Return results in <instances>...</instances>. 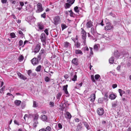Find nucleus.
Listing matches in <instances>:
<instances>
[{
	"label": "nucleus",
	"instance_id": "f257e3e1",
	"mask_svg": "<svg viewBox=\"0 0 131 131\" xmlns=\"http://www.w3.org/2000/svg\"><path fill=\"white\" fill-rule=\"evenodd\" d=\"M46 52L43 48L41 49L40 52L37 56V58L39 60L41 58H44L46 56Z\"/></svg>",
	"mask_w": 131,
	"mask_h": 131
},
{
	"label": "nucleus",
	"instance_id": "f03ea898",
	"mask_svg": "<svg viewBox=\"0 0 131 131\" xmlns=\"http://www.w3.org/2000/svg\"><path fill=\"white\" fill-rule=\"evenodd\" d=\"M75 0H67V3H66L64 5V6L66 9L69 8L71 5L74 3Z\"/></svg>",
	"mask_w": 131,
	"mask_h": 131
},
{
	"label": "nucleus",
	"instance_id": "7ed1b4c3",
	"mask_svg": "<svg viewBox=\"0 0 131 131\" xmlns=\"http://www.w3.org/2000/svg\"><path fill=\"white\" fill-rule=\"evenodd\" d=\"M61 22L60 18L59 16H57L53 18V23L56 25L59 24Z\"/></svg>",
	"mask_w": 131,
	"mask_h": 131
},
{
	"label": "nucleus",
	"instance_id": "20e7f679",
	"mask_svg": "<svg viewBox=\"0 0 131 131\" xmlns=\"http://www.w3.org/2000/svg\"><path fill=\"white\" fill-rule=\"evenodd\" d=\"M26 20L30 24H31L35 22L36 21V19L34 16H31L28 17L26 19Z\"/></svg>",
	"mask_w": 131,
	"mask_h": 131
},
{
	"label": "nucleus",
	"instance_id": "39448f33",
	"mask_svg": "<svg viewBox=\"0 0 131 131\" xmlns=\"http://www.w3.org/2000/svg\"><path fill=\"white\" fill-rule=\"evenodd\" d=\"M41 43H38L36 45L35 47L33 49L32 51L35 53L38 52L41 48Z\"/></svg>",
	"mask_w": 131,
	"mask_h": 131
},
{
	"label": "nucleus",
	"instance_id": "423d86ee",
	"mask_svg": "<svg viewBox=\"0 0 131 131\" xmlns=\"http://www.w3.org/2000/svg\"><path fill=\"white\" fill-rule=\"evenodd\" d=\"M37 9L36 11L37 13H39L42 12L43 10L42 5L41 3H38L37 5Z\"/></svg>",
	"mask_w": 131,
	"mask_h": 131
},
{
	"label": "nucleus",
	"instance_id": "0eeeda50",
	"mask_svg": "<svg viewBox=\"0 0 131 131\" xmlns=\"http://www.w3.org/2000/svg\"><path fill=\"white\" fill-rule=\"evenodd\" d=\"M81 29L82 30L81 34L82 35V38L84 40L83 42L85 44V39L86 37V33L85 31L82 28Z\"/></svg>",
	"mask_w": 131,
	"mask_h": 131
},
{
	"label": "nucleus",
	"instance_id": "6e6552de",
	"mask_svg": "<svg viewBox=\"0 0 131 131\" xmlns=\"http://www.w3.org/2000/svg\"><path fill=\"white\" fill-rule=\"evenodd\" d=\"M97 112L99 115H102L104 113V110L101 107L98 108L97 110Z\"/></svg>",
	"mask_w": 131,
	"mask_h": 131
},
{
	"label": "nucleus",
	"instance_id": "1a4fd4ad",
	"mask_svg": "<svg viewBox=\"0 0 131 131\" xmlns=\"http://www.w3.org/2000/svg\"><path fill=\"white\" fill-rule=\"evenodd\" d=\"M68 85H64L63 87V90L64 91L65 94L66 95L67 97H68L69 96V94L67 91Z\"/></svg>",
	"mask_w": 131,
	"mask_h": 131
},
{
	"label": "nucleus",
	"instance_id": "9d476101",
	"mask_svg": "<svg viewBox=\"0 0 131 131\" xmlns=\"http://www.w3.org/2000/svg\"><path fill=\"white\" fill-rule=\"evenodd\" d=\"M106 25L105 27V30H110L112 29L113 28V25L111 24H106Z\"/></svg>",
	"mask_w": 131,
	"mask_h": 131
},
{
	"label": "nucleus",
	"instance_id": "9b49d317",
	"mask_svg": "<svg viewBox=\"0 0 131 131\" xmlns=\"http://www.w3.org/2000/svg\"><path fill=\"white\" fill-rule=\"evenodd\" d=\"M39 60V59L38 60L37 58H34L31 60V61L32 64L34 65H35L38 64Z\"/></svg>",
	"mask_w": 131,
	"mask_h": 131
},
{
	"label": "nucleus",
	"instance_id": "f8f14e48",
	"mask_svg": "<svg viewBox=\"0 0 131 131\" xmlns=\"http://www.w3.org/2000/svg\"><path fill=\"white\" fill-rule=\"evenodd\" d=\"M40 39L41 41L44 43H45L46 42V36L44 33H42L40 36Z\"/></svg>",
	"mask_w": 131,
	"mask_h": 131
},
{
	"label": "nucleus",
	"instance_id": "ddd939ff",
	"mask_svg": "<svg viewBox=\"0 0 131 131\" xmlns=\"http://www.w3.org/2000/svg\"><path fill=\"white\" fill-rule=\"evenodd\" d=\"M91 32L94 36V37L95 38L97 34L95 29L93 27L91 28Z\"/></svg>",
	"mask_w": 131,
	"mask_h": 131
},
{
	"label": "nucleus",
	"instance_id": "4468645a",
	"mask_svg": "<svg viewBox=\"0 0 131 131\" xmlns=\"http://www.w3.org/2000/svg\"><path fill=\"white\" fill-rule=\"evenodd\" d=\"M75 54L79 56H82L83 54V53L82 51L79 49H75Z\"/></svg>",
	"mask_w": 131,
	"mask_h": 131
},
{
	"label": "nucleus",
	"instance_id": "2eb2a0df",
	"mask_svg": "<svg viewBox=\"0 0 131 131\" xmlns=\"http://www.w3.org/2000/svg\"><path fill=\"white\" fill-rule=\"evenodd\" d=\"M38 26L39 29L43 30L44 28V26L43 23L41 22L38 23L37 24Z\"/></svg>",
	"mask_w": 131,
	"mask_h": 131
},
{
	"label": "nucleus",
	"instance_id": "dca6fc26",
	"mask_svg": "<svg viewBox=\"0 0 131 131\" xmlns=\"http://www.w3.org/2000/svg\"><path fill=\"white\" fill-rule=\"evenodd\" d=\"M122 53H119L118 51H115L114 53V56L116 59L118 58L121 56L122 55Z\"/></svg>",
	"mask_w": 131,
	"mask_h": 131
},
{
	"label": "nucleus",
	"instance_id": "f3484780",
	"mask_svg": "<svg viewBox=\"0 0 131 131\" xmlns=\"http://www.w3.org/2000/svg\"><path fill=\"white\" fill-rule=\"evenodd\" d=\"M17 75L19 78L24 80H25L27 79V78L26 77L22 74L19 72L17 73Z\"/></svg>",
	"mask_w": 131,
	"mask_h": 131
},
{
	"label": "nucleus",
	"instance_id": "a211bd4d",
	"mask_svg": "<svg viewBox=\"0 0 131 131\" xmlns=\"http://www.w3.org/2000/svg\"><path fill=\"white\" fill-rule=\"evenodd\" d=\"M64 116L66 118L69 119H70L71 117L70 114L68 112H67L64 114Z\"/></svg>",
	"mask_w": 131,
	"mask_h": 131
},
{
	"label": "nucleus",
	"instance_id": "6ab92c4d",
	"mask_svg": "<svg viewBox=\"0 0 131 131\" xmlns=\"http://www.w3.org/2000/svg\"><path fill=\"white\" fill-rule=\"evenodd\" d=\"M117 96L116 94H110L109 98L111 100H113L115 99L116 97Z\"/></svg>",
	"mask_w": 131,
	"mask_h": 131
},
{
	"label": "nucleus",
	"instance_id": "aec40b11",
	"mask_svg": "<svg viewBox=\"0 0 131 131\" xmlns=\"http://www.w3.org/2000/svg\"><path fill=\"white\" fill-rule=\"evenodd\" d=\"M72 62L76 66H77L78 64V61L77 58H74L72 61Z\"/></svg>",
	"mask_w": 131,
	"mask_h": 131
},
{
	"label": "nucleus",
	"instance_id": "412c9836",
	"mask_svg": "<svg viewBox=\"0 0 131 131\" xmlns=\"http://www.w3.org/2000/svg\"><path fill=\"white\" fill-rule=\"evenodd\" d=\"M21 103V101L20 100H16L14 101L15 104L16 106H19Z\"/></svg>",
	"mask_w": 131,
	"mask_h": 131
},
{
	"label": "nucleus",
	"instance_id": "4be33fe9",
	"mask_svg": "<svg viewBox=\"0 0 131 131\" xmlns=\"http://www.w3.org/2000/svg\"><path fill=\"white\" fill-rule=\"evenodd\" d=\"M41 119L43 121L47 122L48 120V118L47 116L45 115H42Z\"/></svg>",
	"mask_w": 131,
	"mask_h": 131
},
{
	"label": "nucleus",
	"instance_id": "5701e85b",
	"mask_svg": "<svg viewBox=\"0 0 131 131\" xmlns=\"http://www.w3.org/2000/svg\"><path fill=\"white\" fill-rule=\"evenodd\" d=\"M19 4L20 7H17L16 9L18 10H20L22 8V7L24 6V3L23 2H19Z\"/></svg>",
	"mask_w": 131,
	"mask_h": 131
},
{
	"label": "nucleus",
	"instance_id": "b1692460",
	"mask_svg": "<svg viewBox=\"0 0 131 131\" xmlns=\"http://www.w3.org/2000/svg\"><path fill=\"white\" fill-rule=\"evenodd\" d=\"M57 127V129H61L62 128V124L60 123H58L56 125V127Z\"/></svg>",
	"mask_w": 131,
	"mask_h": 131
},
{
	"label": "nucleus",
	"instance_id": "393cba45",
	"mask_svg": "<svg viewBox=\"0 0 131 131\" xmlns=\"http://www.w3.org/2000/svg\"><path fill=\"white\" fill-rule=\"evenodd\" d=\"M92 25V23L91 21L88 22L86 24V26L88 28H91Z\"/></svg>",
	"mask_w": 131,
	"mask_h": 131
},
{
	"label": "nucleus",
	"instance_id": "a878e982",
	"mask_svg": "<svg viewBox=\"0 0 131 131\" xmlns=\"http://www.w3.org/2000/svg\"><path fill=\"white\" fill-rule=\"evenodd\" d=\"M100 46L99 44H97L95 45L94 46L93 49L94 51H97L99 49V47Z\"/></svg>",
	"mask_w": 131,
	"mask_h": 131
},
{
	"label": "nucleus",
	"instance_id": "bb28decb",
	"mask_svg": "<svg viewBox=\"0 0 131 131\" xmlns=\"http://www.w3.org/2000/svg\"><path fill=\"white\" fill-rule=\"evenodd\" d=\"M91 101L92 102H94L95 99V94H93L91 95Z\"/></svg>",
	"mask_w": 131,
	"mask_h": 131
},
{
	"label": "nucleus",
	"instance_id": "cd10ccee",
	"mask_svg": "<svg viewBox=\"0 0 131 131\" xmlns=\"http://www.w3.org/2000/svg\"><path fill=\"white\" fill-rule=\"evenodd\" d=\"M62 95V93L61 92H59L56 95V98L59 101L60 100Z\"/></svg>",
	"mask_w": 131,
	"mask_h": 131
},
{
	"label": "nucleus",
	"instance_id": "c85d7f7f",
	"mask_svg": "<svg viewBox=\"0 0 131 131\" xmlns=\"http://www.w3.org/2000/svg\"><path fill=\"white\" fill-rule=\"evenodd\" d=\"M118 91L120 94V95L121 96H122L123 94H125V92L121 89H119Z\"/></svg>",
	"mask_w": 131,
	"mask_h": 131
},
{
	"label": "nucleus",
	"instance_id": "c756f323",
	"mask_svg": "<svg viewBox=\"0 0 131 131\" xmlns=\"http://www.w3.org/2000/svg\"><path fill=\"white\" fill-rule=\"evenodd\" d=\"M112 108L113 109H115L116 108L117 106V104L116 103L114 102L112 104Z\"/></svg>",
	"mask_w": 131,
	"mask_h": 131
},
{
	"label": "nucleus",
	"instance_id": "7c9ffc66",
	"mask_svg": "<svg viewBox=\"0 0 131 131\" xmlns=\"http://www.w3.org/2000/svg\"><path fill=\"white\" fill-rule=\"evenodd\" d=\"M114 57L113 56L111 57L109 59V63L111 64H113L114 61Z\"/></svg>",
	"mask_w": 131,
	"mask_h": 131
},
{
	"label": "nucleus",
	"instance_id": "2f4dec72",
	"mask_svg": "<svg viewBox=\"0 0 131 131\" xmlns=\"http://www.w3.org/2000/svg\"><path fill=\"white\" fill-rule=\"evenodd\" d=\"M79 8L80 9V8H79L77 6L74 8V10L75 12L78 13L79 12Z\"/></svg>",
	"mask_w": 131,
	"mask_h": 131
},
{
	"label": "nucleus",
	"instance_id": "473e14b6",
	"mask_svg": "<svg viewBox=\"0 0 131 131\" xmlns=\"http://www.w3.org/2000/svg\"><path fill=\"white\" fill-rule=\"evenodd\" d=\"M107 94L108 92H105L104 96V99L107 101H108Z\"/></svg>",
	"mask_w": 131,
	"mask_h": 131
},
{
	"label": "nucleus",
	"instance_id": "72a5a7b5",
	"mask_svg": "<svg viewBox=\"0 0 131 131\" xmlns=\"http://www.w3.org/2000/svg\"><path fill=\"white\" fill-rule=\"evenodd\" d=\"M61 27L62 28V30H63L64 29H65L67 27L66 25L64 24H61Z\"/></svg>",
	"mask_w": 131,
	"mask_h": 131
},
{
	"label": "nucleus",
	"instance_id": "f704fd0d",
	"mask_svg": "<svg viewBox=\"0 0 131 131\" xmlns=\"http://www.w3.org/2000/svg\"><path fill=\"white\" fill-rule=\"evenodd\" d=\"M10 36L12 38H14L16 37L15 33L14 32L11 33L10 34Z\"/></svg>",
	"mask_w": 131,
	"mask_h": 131
},
{
	"label": "nucleus",
	"instance_id": "c9c22d12",
	"mask_svg": "<svg viewBox=\"0 0 131 131\" xmlns=\"http://www.w3.org/2000/svg\"><path fill=\"white\" fill-rule=\"evenodd\" d=\"M41 66L40 65H39L38 66L36 69V71L37 72H39L40 71Z\"/></svg>",
	"mask_w": 131,
	"mask_h": 131
},
{
	"label": "nucleus",
	"instance_id": "e433bc0d",
	"mask_svg": "<svg viewBox=\"0 0 131 131\" xmlns=\"http://www.w3.org/2000/svg\"><path fill=\"white\" fill-rule=\"evenodd\" d=\"M68 12L70 13V16L72 17H74V14L72 12V10H70Z\"/></svg>",
	"mask_w": 131,
	"mask_h": 131
},
{
	"label": "nucleus",
	"instance_id": "4c0bfd02",
	"mask_svg": "<svg viewBox=\"0 0 131 131\" xmlns=\"http://www.w3.org/2000/svg\"><path fill=\"white\" fill-rule=\"evenodd\" d=\"M82 49L84 51H88L89 50V48L86 46L83 48H82Z\"/></svg>",
	"mask_w": 131,
	"mask_h": 131
},
{
	"label": "nucleus",
	"instance_id": "58836bf2",
	"mask_svg": "<svg viewBox=\"0 0 131 131\" xmlns=\"http://www.w3.org/2000/svg\"><path fill=\"white\" fill-rule=\"evenodd\" d=\"M100 78V76L99 74H96L95 75V78L96 80H98L99 78Z\"/></svg>",
	"mask_w": 131,
	"mask_h": 131
},
{
	"label": "nucleus",
	"instance_id": "ea45409f",
	"mask_svg": "<svg viewBox=\"0 0 131 131\" xmlns=\"http://www.w3.org/2000/svg\"><path fill=\"white\" fill-rule=\"evenodd\" d=\"M51 130V127L49 126H48L45 129H44V131H50Z\"/></svg>",
	"mask_w": 131,
	"mask_h": 131
},
{
	"label": "nucleus",
	"instance_id": "a19ab883",
	"mask_svg": "<svg viewBox=\"0 0 131 131\" xmlns=\"http://www.w3.org/2000/svg\"><path fill=\"white\" fill-rule=\"evenodd\" d=\"M39 117V115L38 114H36L35 115V117L34 119V121H37Z\"/></svg>",
	"mask_w": 131,
	"mask_h": 131
},
{
	"label": "nucleus",
	"instance_id": "79ce46f5",
	"mask_svg": "<svg viewBox=\"0 0 131 131\" xmlns=\"http://www.w3.org/2000/svg\"><path fill=\"white\" fill-rule=\"evenodd\" d=\"M90 56H91L93 54V52L92 51L93 48L91 47H90Z\"/></svg>",
	"mask_w": 131,
	"mask_h": 131
},
{
	"label": "nucleus",
	"instance_id": "37998d69",
	"mask_svg": "<svg viewBox=\"0 0 131 131\" xmlns=\"http://www.w3.org/2000/svg\"><path fill=\"white\" fill-rule=\"evenodd\" d=\"M84 126L86 127L88 129H89V126L88 124L86 122L84 123Z\"/></svg>",
	"mask_w": 131,
	"mask_h": 131
},
{
	"label": "nucleus",
	"instance_id": "c03bdc74",
	"mask_svg": "<svg viewBox=\"0 0 131 131\" xmlns=\"http://www.w3.org/2000/svg\"><path fill=\"white\" fill-rule=\"evenodd\" d=\"M45 80L46 82H48L50 81V79L48 77H46L45 78Z\"/></svg>",
	"mask_w": 131,
	"mask_h": 131
},
{
	"label": "nucleus",
	"instance_id": "a18cd8bd",
	"mask_svg": "<svg viewBox=\"0 0 131 131\" xmlns=\"http://www.w3.org/2000/svg\"><path fill=\"white\" fill-rule=\"evenodd\" d=\"M18 33L21 35V37L23 38L24 37V35L21 30H19L18 31Z\"/></svg>",
	"mask_w": 131,
	"mask_h": 131
},
{
	"label": "nucleus",
	"instance_id": "49530a36",
	"mask_svg": "<svg viewBox=\"0 0 131 131\" xmlns=\"http://www.w3.org/2000/svg\"><path fill=\"white\" fill-rule=\"evenodd\" d=\"M77 75L76 74L73 77L72 79V80L73 81H75L77 80Z\"/></svg>",
	"mask_w": 131,
	"mask_h": 131
},
{
	"label": "nucleus",
	"instance_id": "de8ad7c7",
	"mask_svg": "<svg viewBox=\"0 0 131 131\" xmlns=\"http://www.w3.org/2000/svg\"><path fill=\"white\" fill-rule=\"evenodd\" d=\"M4 84V82L2 79H0V87H2Z\"/></svg>",
	"mask_w": 131,
	"mask_h": 131
},
{
	"label": "nucleus",
	"instance_id": "09e8293b",
	"mask_svg": "<svg viewBox=\"0 0 131 131\" xmlns=\"http://www.w3.org/2000/svg\"><path fill=\"white\" fill-rule=\"evenodd\" d=\"M24 59V57L22 56H20L19 58V60L20 62L23 61Z\"/></svg>",
	"mask_w": 131,
	"mask_h": 131
},
{
	"label": "nucleus",
	"instance_id": "8fccbe9b",
	"mask_svg": "<svg viewBox=\"0 0 131 131\" xmlns=\"http://www.w3.org/2000/svg\"><path fill=\"white\" fill-rule=\"evenodd\" d=\"M69 43L67 42H66L64 43V46L66 47H67L69 45Z\"/></svg>",
	"mask_w": 131,
	"mask_h": 131
},
{
	"label": "nucleus",
	"instance_id": "3c124183",
	"mask_svg": "<svg viewBox=\"0 0 131 131\" xmlns=\"http://www.w3.org/2000/svg\"><path fill=\"white\" fill-rule=\"evenodd\" d=\"M75 45L77 48H79L80 46V43L78 42H77L75 44Z\"/></svg>",
	"mask_w": 131,
	"mask_h": 131
},
{
	"label": "nucleus",
	"instance_id": "603ef678",
	"mask_svg": "<svg viewBox=\"0 0 131 131\" xmlns=\"http://www.w3.org/2000/svg\"><path fill=\"white\" fill-rule=\"evenodd\" d=\"M34 122L33 124V126L35 127L37 126V125L38 124V122L37 121H34Z\"/></svg>",
	"mask_w": 131,
	"mask_h": 131
},
{
	"label": "nucleus",
	"instance_id": "864d4df0",
	"mask_svg": "<svg viewBox=\"0 0 131 131\" xmlns=\"http://www.w3.org/2000/svg\"><path fill=\"white\" fill-rule=\"evenodd\" d=\"M41 18H46V13H44L43 14H41Z\"/></svg>",
	"mask_w": 131,
	"mask_h": 131
},
{
	"label": "nucleus",
	"instance_id": "5fc2aeb1",
	"mask_svg": "<svg viewBox=\"0 0 131 131\" xmlns=\"http://www.w3.org/2000/svg\"><path fill=\"white\" fill-rule=\"evenodd\" d=\"M88 36L89 37H90V38L92 39L93 40L94 39V37L91 35L89 33H88Z\"/></svg>",
	"mask_w": 131,
	"mask_h": 131
},
{
	"label": "nucleus",
	"instance_id": "6e6d98bb",
	"mask_svg": "<svg viewBox=\"0 0 131 131\" xmlns=\"http://www.w3.org/2000/svg\"><path fill=\"white\" fill-rule=\"evenodd\" d=\"M37 104L36 103V102L35 101H33V107H37Z\"/></svg>",
	"mask_w": 131,
	"mask_h": 131
},
{
	"label": "nucleus",
	"instance_id": "4d7b16f0",
	"mask_svg": "<svg viewBox=\"0 0 131 131\" xmlns=\"http://www.w3.org/2000/svg\"><path fill=\"white\" fill-rule=\"evenodd\" d=\"M19 46H21L23 44V41L22 40H20L19 41Z\"/></svg>",
	"mask_w": 131,
	"mask_h": 131
},
{
	"label": "nucleus",
	"instance_id": "13d9d810",
	"mask_svg": "<svg viewBox=\"0 0 131 131\" xmlns=\"http://www.w3.org/2000/svg\"><path fill=\"white\" fill-rule=\"evenodd\" d=\"M91 77L92 81L93 82H95L96 81L94 79V75H91Z\"/></svg>",
	"mask_w": 131,
	"mask_h": 131
},
{
	"label": "nucleus",
	"instance_id": "bf43d9fd",
	"mask_svg": "<svg viewBox=\"0 0 131 131\" xmlns=\"http://www.w3.org/2000/svg\"><path fill=\"white\" fill-rule=\"evenodd\" d=\"M49 105L51 107H53L54 106V103L52 102H50L49 103Z\"/></svg>",
	"mask_w": 131,
	"mask_h": 131
},
{
	"label": "nucleus",
	"instance_id": "052dcab7",
	"mask_svg": "<svg viewBox=\"0 0 131 131\" xmlns=\"http://www.w3.org/2000/svg\"><path fill=\"white\" fill-rule=\"evenodd\" d=\"M5 87L4 86H3L0 89V93H2L3 91L4 90Z\"/></svg>",
	"mask_w": 131,
	"mask_h": 131
},
{
	"label": "nucleus",
	"instance_id": "680f3d73",
	"mask_svg": "<svg viewBox=\"0 0 131 131\" xmlns=\"http://www.w3.org/2000/svg\"><path fill=\"white\" fill-rule=\"evenodd\" d=\"M130 92V90H126V93L125 94L126 95L129 94Z\"/></svg>",
	"mask_w": 131,
	"mask_h": 131
},
{
	"label": "nucleus",
	"instance_id": "e2e57ef3",
	"mask_svg": "<svg viewBox=\"0 0 131 131\" xmlns=\"http://www.w3.org/2000/svg\"><path fill=\"white\" fill-rule=\"evenodd\" d=\"M44 32L47 35H49V33L48 31V30L47 29H46L44 30Z\"/></svg>",
	"mask_w": 131,
	"mask_h": 131
},
{
	"label": "nucleus",
	"instance_id": "0e129e2a",
	"mask_svg": "<svg viewBox=\"0 0 131 131\" xmlns=\"http://www.w3.org/2000/svg\"><path fill=\"white\" fill-rule=\"evenodd\" d=\"M14 123L15 124H16L18 125H19V122L16 120H14Z\"/></svg>",
	"mask_w": 131,
	"mask_h": 131
},
{
	"label": "nucleus",
	"instance_id": "69168bd1",
	"mask_svg": "<svg viewBox=\"0 0 131 131\" xmlns=\"http://www.w3.org/2000/svg\"><path fill=\"white\" fill-rule=\"evenodd\" d=\"M7 0H1V2L3 4H5L6 3Z\"/></svg>",
	"mask_w": 131,
	"mask_h": 131
},
{
	"label": "nucleus",
	"instance_id": "338daca9",
	"mask_svg": "<svg viewBox=\"0 0 131 131\" xmlns=\"http://www.w3.org/2000/svg\"><path fill=\"white\" fill-rule=\"evenodd\" d=\"M117 85L116 84H113L112 85V87L114 89L117 87Z\"/></svg>",
	"mask_w": 131,
	"mask_h": 131
},
{
	"label": "nucleus",
	"instance_id": "774afa93",
	"mask_svg": "<svg viewBox=\"0 0 131 131\" xmlns=\"http://www.w3.org/2000/svg\"><path fill=\"white\" fill-rule=\"evenodd\" d=\"M7 95H9V96H13V98H14V96L13 95H12V94H10V93H8L7 94Z\"/></svg>",
	"mask_w": 131,
	"mask_h": 131
}]
</instances>
